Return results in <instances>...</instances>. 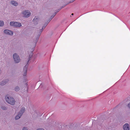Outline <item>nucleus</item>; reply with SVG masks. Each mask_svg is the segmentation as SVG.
Here are the masks:
<instances>
[{
    "mask_svg": "<svg viewBox=\"0 0 130 130\" xmlns=\"http://www.w3.org/2000/svg\"><path fill=\"white\" fill-rule=\"evenodd\" d=\"M55 14L54 15L51 16V18L50 19L49 21H48L47 22L45 23L44 25V26L41 29H38L37 32H36L35 33V36L36 37V38H35V39L34 40V42L35 44L34 46V47H35V44H36V42L38 41V39L43 31V29H44L45 28V27L48 24L50 21L54 17Z\"/></svg>",
    "mask_w": 130,
    "mask_h": 130,
    "instance_id": "obj_1",
    "label": "nucleus"
},
{
    "mask_svg": "<svg viewBox=\"0 0 130 130\" xmlns=\"http://www.w3.org/2000/svg\"><path fill=\"white\" fill-rule=\"evenodd\" d=\"M5 99L7 102L11 105H13L14 104L15 101L12 97H9L6 95L5 97Z\"/></svg>",
    "mask_w": 130,
    "mask_h": 130,
    "instance_id": "obj_2",
    "label": "nucleus"
},
{
    "mask_svg": "<svg viewBox=\"0 0 130 130\" xmlns=\"http://www.w3.org/2000/svg\"><path fill=\"white\" fill-rule=\"evenodd\" d=\"M25 110V108L23 107L21 109L20 111L19 112L18 114L15 117V120H17L19 119L21 116L22 114Z\"/></svg>",
    "mask_w": 130,
    "mask_h": 130,
    "instance_id": "obj_3",
    "label": "nucleus"
},
{
    "mask_svg": "<svg viewBox=\"0 0 130 130\" xmlns=\"http://www.w3.org/2000/svg\"><path fill=\"white\" fill-rule=\"evenodd\" d=\"M10 24L11 26L17 27H20L21 26V24L20 23L17 22H11Z\"/></svg>",
    "mask_w": 130,
    "mask_h": 130,
    "instance_id": "obj_4",
    "label": "nucleus"
},
{
    "mask_svg": "<svg viewBox=\"0 0 130 130\" xmlns=\"http://www.w3.org/2000/svg\"><path fill=\"white\" fill-rule=\"evenodd\" d=\"M14 61L16 63H18L20 61V58L16 53L14 54L13 55Z\"/></svg>",
    "mask_w": 130,
    "mask_h": 130,
    "instance_id": "obj_5",
    "label": "nucleus"
},
{
    "mask_svg": "<svg viewBox=\"0 0 130 130\" xmlns=\"http://www.w3.org/2000/svg\"><path fill=\"white\" fill-rule=\"evenodd\" d=\"M22 13L23 15V16L26 18L29 17L31 14V13L28 10H25Z\"/></svg>",
    "mask_w": 130,
    "mask_h": 130,
    "instance_id": "obj_6",
    "label": "nucleus"
},
{
    "mask_svg": "<svg viewBox=\"0 0 130 130\" xmlns=\"http://www.w3.org/2000/svg\"><path fill=\"white\" fill-rule=\"evenodd\" d=\"M4 32L5 34L7 35H12L13 34V32L8 30H5L4 31Z\"/></svg>",
    "mask_w": 130,
    "mask_h": 130,
    "instance_id": "obj_7",
    "label": "nucleus"
},
{
    "mask_svg": "<svg viewBox=\"0 0 130 130\" xmlns=\"http://www.w3.org/2000/svg\"><path fill=\"white\" fill-rule=\"evenodd\" d=\"M34 49H32L31 51V52H30L29 53L30 54L29 55V57L28 58L27 60V64L28 63L30 60V58L32 57V55H33L32 52L34 51Z\"/></svg>",
    "mask_w": 130,
    "mask_h": 130,
    "instance_id": "obj_8",
    "label": "nucleus"
},
{
    "mask_svg": "<svg viewBox=\"0 0 130 130\" xmlns=\"http://www.w3.org/2000/svg\"><path fill=\"white\" fill-rule=\"evenodd\" d=\"M124 130H129V124L128 123L125 124L123 126Z\"/></svg>",
    "mask_w": 130,
    "mask_h": 130,
    "instance_id": "obj_9",
    "label": "nucleus"
},
{
    "mask_svg": "<svg viewBox=\"0 0 130 130\" xmlns=\"http://www.w3.org/2000/svg\"><path fill=\"white\" fill-rule=\"evenodd\" d=\"M39 21V18H38V17H35L34 18V19L33 21L34 23V24L35 25H36L38 24L37 22Z\"/></svg>",
    "mask_w": 130,
    "mask_h": 130,
    "instance_id": "obj_10",
    "label": "nucleus"
},
{
    "mask_svg": "<svg viewBox=\"0 0 130 130\" xmlns=\"http://www.w3.org/2000/svg\"><path fill=\"white\" fill-rule=\"evenodd\" d=\"M28 67V66L26 65L25 66L24 68V73H23V76H25L26 75L27 71V69Z\"/></svg>",
    "mask_w": 130,
    "mask_h": 130,
    "instance_id": "obj_11",
    "label": "nucleus"
},
{
    "mask_svg": "<svg viewBox=\"0 0 130 130\" xmlns=\"http://www.w3.org/2000/svg\"><path fill=\"white\" fill-rule=\"evenodd\" d=\"M8 79H6L5 81H3L0 84V85L2 86L4 85H5L8 81Z\"/></svg>",
    "mask_w": 130,
    "mask_h": 130,
    "instance_id": "obj_12",
    "label": "nucleus"
},
{
    "mask_svg": "<svg viewBox=\"0 0 130 130\" xmlns=\"http://www.w3.org/2000/svg\"><path fill=\"white\" fill-rule=\"evenodd\" d=\"M11 3L12 5L15 6H17L18 5L17 3V2H15L14 1H11Z\"/></svg>",
    "mask_w": 130,
    "mask_h": 130,
    "instance_id": "obj_13",
    "label": "nucleus"
},
{
    "mask_svg": "<svg viewBox=\"0 0 130 130\" xmlns=\"http://www.w3.org/2000/svg\"><path fill=\"white\" fill-rule=\"evenodd\" d=\"M19 90L20 88L18 86H16L14 88V90L16 91H18Z\"/></svg>",
    "mask_w": 130,
    "mask_h": 130,
    "instance_id": "obj_14",
    "label": "nucleus"
},
{
    "mask_svg": "<svg viewBox=\"0 0 130 130\" xmlns=\"http://www.w3.org/2000/svg\"><path fill=\"white\" fill-rule=\"evenodd\" d=\"M4 25V22L0 20V26H2Z\"/></svg>",
    "mask_w": 130,
    "mask_h": 130,
    "instance_id": "obj_15",
    "label": "nucleus"
},
{
    "mask_svg": "<svg viewBox=\"0 0 130 130\" xmlns=\"http://www.w3.org/2000/svg\"><path fill=\"white\" fill-rule=\"evenodd\" d=\"M1 108L3 109V110H6V108L5 107H2Z\"/></svg>",
    "mask_w": 130,
    "mask_h": 130,
    "instance_id": "obj_16",
    "label": "nucleus"
},
{
    "mask_svg": "<svg viewBox=\"0 0 130 130\" xmlns=\"http://www.w3.org/2000/svg\"><path fill=\"white\" fill-rule=\"evenodd\" d=\"M23 130H28L25 127L23 128Z\"/></svg>",
    "mask_w": 130,
    "mask_h": 130,
    "instance_id": "obj_17",
    "label": "nucleus"
},
{
    "mask_svg": "<svg viewBox=\"0 0 130 130\" xmlns=\"http://www.w3.org/2000/svg\"><path fill=\"white\" fill-rule=\"evenodd\" d=\"M37 130H44L42 128H39L37 129Z\"/></svg>",
    "mask_w": 130,
    "mask_h": 130,
    "instance_id": "obj_18",
    "label": "nucleus"
},
{
    "mask_svg": "<svg viewBox=\"0 0 130 130\" xmlns=\"http://www.w3.org/2000/svg\"><path fill=\"white\" fill-rule=\"evenodd\" d=\"M127 106L128 107V108H129V109L130 108V107L129 106V104L127 105Z\"/></svg>",
    "mask_w": 130,
    "mask_h": 130,
    "instance_id": "obj_19",
    "label": "nucleus"
},
{
    "mask_svg": "<svg viewBox=\"0 0 130 130\" xmlns=\"http://www.w3.org/2000/svg\"><path fill=\"white\" fill-rule=\"evenodd\" d=\"M73 14H73V13H72V14H71V15H73Z\"/></svg>",
    "mask_w": 130,
    "mask_h": 130,
    "instance_id": "obj_20",
    "label": "nucleus"
}]
</instances>
